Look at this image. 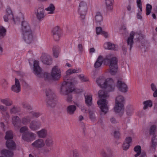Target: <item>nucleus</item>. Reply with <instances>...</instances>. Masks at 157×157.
<instances>
[{
    "mask_svg": "<svg viewBox=\"0 0 157 157\" xmlns=\"http://www.w3.org/2000/svg\"><path fill=\"white\" fill-rule=\"evenodd\" d=\"M41 59L43 63L47 65L51 64L52 62L51 57L47 54L44 53L42 54Z\"/></svg>",
    "mask_w": 157,
    "mask_h": 157,
    "instance_id": "obj_15",
    "label": "nucleus"
},
{
    "mask_svg": "<svg viewBox=\"0 0 157 157\" xmlns=\"http://www.w3.org/2000/svg\"><path fill=\"white\" fill-rule=\"evenodd\" d=\"M124 105L115 103L114 110L116 113H119L124 110Z\"/></svg>",
    "mask_w": 157,
    "mask_h": 157,
    "instance_id": "obj_35",
    "label": "nucleus"
},
{
    "mask_svg": "<svg viewBox=\"0 0 157 157\" xmlns=\"http://www.w3.org/2000/svg\"><path fill=\"white\" fill-rule=\"evenodd\" d=\"M132 141V139L130 137H128L126 138L125 141V143H128L130 144V143Z\"/></svg>",
    "mask_w": 157,
    "mask_h": 157,
    "instance_id": "obj_60",
    "label": "nucleus"
},
{
    "mask_svg": "<svg viewBox=\"0 0 157 157\" xmlns=\"http://www.w3.org/2000/svg\"><path fill=\"white\" fill-rule=\"evenodd\" d=\"M110 120L111 122L112 123H116L118 122L116 119L113 117L111 118Z\"/></svg>",
    "mask_w": 157,
    "mask_h": 157,
    "instance_id": "obj_62",
    "label": "nucleus"
},
{
    "mask_svg": "<svg viewBox=\"0 0 157 157\" xmlns=\"http://www.w3.org/2000/svg\"><path fill=\"white\" fill-rule=\"evenodd\" d=\"M151 89L153 91L157 90L156 86L153 83L151 84Z\"/></svg>",
    "mask_w": 157,
    "mask_h": 157,
    "instance_id": "obj_63",
    "label": "nucleus"
},
{
    "mask_svg": "<svg viewBox=\"0 0 157 157\" xmlns=\"http://www.w3.org/2000/svg\"><path fill=\"white\" fill-rule=\"evenodd\" d=\"M4 19L5 21H8L9 19L13 20L15 22L16 21L13 18V14L10 8H8L6 9V15L4 16Z\"/></svg>",
    "mask_w": 157,
    "mask_h": 157,
    "instance_id": "obj_16",
    "label": "nucleus"
},
{
    "mask_svg": "<svg viewBox=\"0 0 157 157\" xmlns=\"http://www.w3.org/2000/svg\"><path fill=\"white\" fill-rule=\"evenodd\" d=\"M157 128V125H151L149 128V134L150 135H155V130Z\"/></svg>",
    "mask_w": 157,
    "mask_h": 157,
    "instance_id": "obj_45",
    "label": "nucleus"
},
{
    "mask_svg": "<svg viewBox=\"0 0 157 157\" xmlns=\"http://www.w3.org/2000/svg\"><path fill=\"white\" fill-rule=\"evenodd\" d=\"M6 29L3 26H0V39L2 38L6 35Z\"/></svg>",
    "mask_w": 157,
    "mask_h": 157,
    "instance_id": "obj_43",
    "label": "nucleus"
},
{
    "mask_svg": "<svg viewBox=\"0 0 157 157\" xmlns=\"http://www.w3.org/2000/svg\"><path fill=\"white\" fill-rule=\"evenodd\" d=\"M124 102V97L121 95H119L117 97L115 103L123 105Z\"/></svg>",
    "mask_w": 157,
    "mask_h": 157,
    "instance_id": "obj_32",
    "label": "nucleus"
},
{
    "mask_svg": "<svg viewBox=\"0 0 157 157\" xmlns=\"http://www.w3.org/2000/svg\"><path fill=\"white\" fill-rule=\"evenodd\" d=\"M59 50V47L57 46H54L53 47L52 51L54 57L57 58L58 56Z\"/></svg>",
    "mask_w": 157,
    "mask_h": 157,
    "instance_id": "obj_39",
    "label": "nucleus"
},
{
    "mask_svg": "<svg viewBox=\"0 0 157 157\" xmlns=\"http://www.w3.org/2000/svg\"><path fill=\"white\" fill-rule=\"evenodd\" d=\"M1 154L4 155L6 157H12L13 153L12 151H8L6 149L2 150L1 151Z\"/></svg>",
    "mask_w": 157,
    "mask_h": 157,
    "instance_id": "obj_33",
    "label": "nucleus"
},
{
    "mask_svg": "<svg viewBox=\"0 0 157 157\" xmlns=\"http://www.w3.org/2000/svg\"><path fill=\"white\" fill-rule=\"evenodd\" d=\"M1 102L7 106H10L13 104V101L9 98L1 99Z\"/></svg>",
    "mask_w": 157,
    "mask_h": 157,
    "instance_id": "obj_31",
    "label": "nucleus"
},
{
    "mask_svg": "<svg viewBox=\"0 0 157 157\" xmlns=\"http://www.w3.org/2000/svg\"><path fill=\"white\" fill-rule=\"evenodd\" d=\"M103 57L101 56H99L97 60L94 64V67L95 68H98L101 66L103 61L104 60Z\"/></svg>",
    "mask_w": 157,
    "mask_h": 157,
    "instance_id": "obj_27",
    "label": "nucleus"
},
{
    "mask_svg": "<svg viewBox=\"0 0 157 157\" xmlns=\"http://www.w3.org/2000/svg\"><path fill=\"white\" fill-rule=\"evenodd\" d=\"M96 82L98 86L105 88L109 92L113 91L115 89V84L111 78H109L105 79L104 76H101L97 78Z\"/></svg>",
    "mask_w": 157,
    "mask_h": 157,
    "instance_id": "obj_1",
    "label": "nucleus"
},
{
    "mask_svg": "<svg viewBox=\"0 0 157 157\" xmlns=\"http://www.w3.org/2000/svg\"><path fill=\"white\" fill-rule=\"evenodd\" d=\"M46 11L48 12V14H52L54 13L55 10V7L53 4H51L49 6L45 9Z\"/></svg>",
    "mask_w": 157,
    "mask_h": 157,
    "instance_id": "obj_38",
    "label": "nucleus"
},
{
    "mask_svg": "<svg viewBox=\"0 0 157 157\" xmlns=\"http://www.w3.org/2000/svg\"><path fill=\"white\" fill-rule=\"evenodd\" d=\"M105 91H108L105 89V90H100L99 91L98 95L99 97L101 98H104L108 96V93L105 92ZM108 92L109 91H108Z\"/></svg>",
    "mask_w": 157,
    "mask_h": 157,
    "instance_id": "obj_36",
    "label": "nucleus"
},
{
    "mask_svg": "<svg viewBox=\"0 0 157 157\" xmlns=\"http://www.w3.org/2000/svg\"><path fill=\"white\" fill-rule=\"evenodd\" d=\"M33 63V72L35 75L40 77L41 76L42 70L39 66V62L38 61L35 60ZM49 76V73L44 72L41 77L44 78L45 79H48Z\"/></svg>",
    "mask_w": 157,
    "mask_h": 157,
    "instance_id": "obj_6",
    "label": "nucleus"
},
{
    "mask_svg": "<svg viewBox=\"0 0 157 157\" xmlns=\"http://www.w3.org/2000/svg\"><path fill=\"white\" fill-rule=\"evenodd\" d=\"M114 136L116 138H119L120 136V133L118 131H115L114 132Z\"/></svg>",
    "mask_w": 157,
    "mask_h": 157,
    "instance_id": "obj_61",
    "label": "nucleus"
},
{
    "mask_svg": "<svg viewBox=\"0 0 157 157\" xmlns=\"http://www.w3.org/2000/svg\"><path fill=\"white\" fill-rule=\"evenodd\" d=\"M105 63H108L110 67L109 72L112 75H115L117 72V60L115 57L112 55H108L104 59Z\"/></svg>",
    "mask_w": 157,
    "mask_h": 157,
    "instance_id": "obj_3",
    "label": "nucleus"
},
{
    "mask_svg": "<svg viewBox=\"0 0 157 157\" xmlns=\"http://www.w3.org/2000/svg\"><path fill=\"white\" fill-rule=\"evenodd\" d=\"M20 121V118L17 116H14L13 117L12 122L14 127L16 128L19 127L20 125L19 124V122Z\"/></svg>",
    "mask_w": 157,
    "mask_h": 157,
    "instance_id": "obj_28",
    "label": "nucleus"
},
{
    "mask_svg": "<svg viewBox=\"0 0 157 157\" xmlns=\"http://www.w3.org/2000/svg\"><path fill=\"white\" fill-rule=\"evenodd\" d=\"M61 71L57 66H54L51 72V76L52 79L55 80L59 79L61 77Z\"/></svg>",
    "mask_w": 157,
    "mask_h": 157,
    "instance_id": "obj_9",
    "label": "nucleus"
},
{
    "mask_svg": "<svg viewBox=\"0 0 157 157\" xmlns=\"http://www.w3.org/2000/svg\"><path fill=\"white\" fill-rule=\"evenodd\" d=\"M22 105L23 107L26 109L30 110L32 109L31 107L29 105L26 103H23L22 104Z\"/></svg>",
    "mask_w": 157,
    "mask_h": 157,
    "instance_id": "obj_53",
    "label": "nucleus"
},
{
    "mask_svg": "<svg viewBox=\"0 0 157 157\" xmlns=\"http://www.w3.org/2000/svg\"><path fill=\"white\" fill-rule=\"evenodd\" d=\"M85 102L88 106H90L92 104V96L87 95L85 96Z\"/></svg>",
    "mask_w": 157,
    "mask_h": 157,
    "instance_id": "obj_37",
    "label": "nucleus"
},
{
    "mask_svg": "<svg viewBox=\"0 0 157 157\" xmlns=\"http://www.w3.org/2000/svg\"><path fill=\"white\" fill-rule=\"evenodd\" d=\"M29 114L31 115L32 117V116H33L34 117L37 118L40 115V113L37 112H31L29 113Z\"/></svg>",
    "mask_w": 157,
    "mask_h": 157,
    "instance_id": "obj_52",
    "label": "nucleus"
},
{
    "mask_svg": "<svg viewBox=\"0 0 157 157\" xmlns=\"http://www.w3.org/2000/svg\"><path fill=\"white\" fill-rule=\"evenodd\" d=\"M61 34H53V37L56 41H58L59 40L61 36Z\"/></svg>",
    "mask_w": 157,
    "mask_h": 157,
    "instance_id": "obj_55",
    "label": "nucleus"
},
{
    "mask_svg": "<svg viewBox=\"0 0 157 157\" xmlns=\"http://www.w3.org/2000/svg\"><path fill=\"white\" fill-rule=\"evenodd\" d=\"M112 152L111 149L109 147H106L103 149L101 152L102 157L112 156Z\"/></svg>",
    "mask_w": 157,
    "mask_h": 157,
    "instance_id": "obj_19",
    "label": "nucleus"
},
{
    "mask_svg": "<svg viewBox=\"0 0 157 157\" xmlns=\"http://www.w3.org/2000/svg\"><path fill=\"white\" fill-rule=\"evenodd\" d=\"M11 90L17 93L19 92L21 90V85L18 80L15 78V84L12 86Z\"/></svg>",
    "mask_w": 157,
    "mask_h": 157,
    "instance_id": "obj_18",
    "label": "nucleus"
},
{
    "mask_svg": "<svg viewBox=\"0 0 157 157\" xmlns=\"http://www.w3.org/2000/svg\"><path fill=\"white\" fill-rule=\"evenodd\" d=\"M41 126V123L40 121L33 120L29 124V128L32 131H36L39 129Z\"/></svg>",
    "mask_w": 157,
    "mask_h": 157,
    "instance_id": "obj_11",
    "label": "nucleus"
},
{
    "mask_svg": "<svg viewBox=\"0 0 157 157\" xmlns=\"http://www.w3.org/2000/svg\"><path fill=\"white\" fill-rule=\"evenodd\" d=\"M134 151L136 153V154L134 155L135 157H147L145 152L144 151L141 152V147L140 146L137 145L134 148Z\"/></svg>",
    "mask_w": 157,
    "mask_h": 157,
    "instance_id": "obj_17",
    "label": "nucleus"
},
{
    "mask_svg": "<svg viewBox=\"0 0 157 157\" xmlns=\"http://www.w3.org/2000/svg\"><path fill=\"white\" fill-rule=\"evenodd\" d=\"M36 134L40 138H45L48 135V131L46 128H43L37 132Z\"/></svg>",
    "mask_w": 157,
    "mask_h": 157,
    "instance_id": "obj_21",
    "label": "nucleus"
},
{
    "mask_svg": "<svg viewBox=\"0 0 157 157\" xmlns=\"http://www.w3.org/2000/svg\"><path fill=\"white\" fill-rule=\"evenodd\" d=\"M69 156L73 157H79L77 151L75 150L71 151L70 152Z\"/></svg>",
    "mask_w": 157,
    "mask_h": 157,
    "instance_id": "obj_49",
    "label": "nucleus"
},
{
    "mask_svg": "<svg viewBox=\"0 0 157 157\" xmlns=\"http://www.w3.org/2000/svg\"><path fill=\"white\" fill-rule=\"evenodd\" d=\"M45 94L47 106L49 108H53L56 105V101L55 99V95L52 90L48 89L46 90Z\"/></svg>",
    "mask_w": 157,
    "mask_h": 157,
    "instance_id": "obj_4",
    "label": "nucleus"
},
{
    "mask_svg": "<svg viewBox=\"0 0 157 157\" xmlns=\"http://www.w3.org/2000/svg\"><path fill=\"white\" fill-rule=\"evenodd\" d=\"M53 34H61V31L59 27L57 26L55 27L52 30Z\"/></svg>",
    "mask_w": 157,
    "mask_h": 157,
    "instance_id": "obj_50",
    "label": "nucleus"
},
{
    "mask_svg": "<svg viewBox=\"0 0 157 157\" xmlns=\"http://www.w3.org/2000/svg\"><path fill=\"white\" fill-rule=\"evenodd\" d=\"M144 106L143 109H145L148 107H151L152 105V102L151 100H148L144 102Z\"/></svg>",
    "mask_w": 157,
    "mask_h": 157,
    "instance_id": "obj_42",
    "label": "nucleus"
},
{
    "mask_svg": "<svg viewBox=\"0 0 157 157\" xmlns=\"http://www.w3.org/2000/svg\"><path fill=\"white\" fill-rule=\"evenodd\" d=\"M13 138V134L11 131H8L6 132L5 139L7 140H12Z\"/></svg>",
    "mask_w": 157,
    "mask_h": 157,
    "instance_id": "obj_40",
    "label": "nucleus"
},
{
    "mask_svg": "<svg viewBox=\"0 0 157 157\" xmlns=\"http://www.w3.org/2000/svg\"><path fill=\"white\" fill-rule=\"evenodd\" d=\"M32 119V117L29 114L25 116L22 118L21 123L24 125H27L30 123Z\"/></svg>",
    "mask_w": 157,
    "mask_h": 157,
    "instance_id": "obj_25",
    "label": "nucleus"
},
{
    "mask_svg": "<svg viewBox=\"0 0 157 157\" xmlns=\"http://www.w3.org/2000/svg\"><path fill=\"white\" fill-rule=\"evenodd\" d=\"M78 11L81 18L82 19L84 20L87 11V6L86 3L83 2H81L79 4Z\"/></svg>",
    "mask_w": 157,
    "mask_h": 157,
    "instance_id": "obj_7",
    "label": "nucleus"
},
{
    "mask_svg": "<svg viewBox=\"0 0 157 157\" xmlns=\"http://www.w3.org/2000/svg\"><path fill=\"white\" fill-rule=\"evenodd\" d=\"M95 21L97 23H99L103 20V17L101 13L99 12L96 13L95 16Z\"/></svg>",
    "mask_w": 157,
    "mask_h": 157,
    "instance_id": "obj_29",
    "label": "nucleus"
},
{
    "mask_svg": "<svg viewBox=\"0 0 157 157\" xmlns=\"http://www.w3.org/2000/svg\"><path fill=\"white\" fill-rule=\"evenodd\" d=\"M97 104L104 114H105L108 111V102L105 99L103 98L97 101Z\"/></svg>",
    "mask_w": 157,
    "mask_h": 157,
    "instance_id": "obj_8",
    "label": "nucleus"
},
{
    "mask_svg": "<svg viewBox=\"0 0 157 157\" xmlns=\"http://www.w3.org/2000/svg\"><path fill=\"white\" fill-rule=\"evenodd\" d=\"M131 33H133V35H132L133 39L134 37V39L135 40L138 39L139 40L140 39V37L142 38V36H141L139 34L135 33L133 31L131 32Z\"/></svg>",
    "mask_w": 157,
    "mask_h": 157,
    "instance_id": "obj_51",
    "label": "nucleus"
},
{
    "mask_svg": "<svg viewBox=\"0 0 157 157\" xmlns=\"http://www.w3.org/2000/svg\"><path fill=\"white\" fill-rule=\"evenodd\" d=\"M35 14L37 19L39 21L43 20L45 16L44 10L41 7L38 8L35 12Z\"/></svg>",
    "mask_w": 157,
    "mask_h": 157,
    "instance_id": "obj_12",
    "label": "nucleus"
},
{
    "mask_svg": "<svg viewBox=\"0 0 157 157\" xmlns=\"http://www.w3.org/2000/svg\"><path fill=\"white\" fill-rule=\"evenodd\" d=\"M51 148L48 147V148H45L43 150V153L44 154H46L49 152L51 150Z\"/></svg>",
    "mask_w": 157,
    "mask_h": 157,
    "instance_id": "obj_59",
    "label": "nucleus"
},
{
    "mask_svg": "<svg viewBox=\"0 0 157 157\" xmlns=\"http://www.w3.org/2000/svg\"><path fill=\"white\" fill-rule=\"evenodd\" d=\"M117 86L119 90L122 92L125 93L128 91V88L127 85L121 81H117Z\"/></svg>",
    "mask_w": 157,
    "mask_h": 157,
    "instance_id": "obj_13",
    "label": "nucleus"
},
{
    "mask_svg": "<svg viewBox=\"0 0 157 157\" xmlns=\"http://www.w3.org/2000/svg\"><path fill=\"white\" fill-rule=\"evenodd\" d=\"M96 34L97 35L100 34H101L103 31L102 30V28L99 27H96Z\"/></svg>",
    "mask_w": 157,
    "mask_h": 157,
    "instance_id": "obj_54",
    "label": "nucleus"
},
{
    "mask_svg": "<svg viewBox=\"0 0 157 157\" xmlns=\"http://www.w3.org/2000/svg\"><path fill=\"white\" fill-rule=\"evenodd\" d=\"M130 145L128 143H127L124 142L122 145V147L124 150H126L128 149Z\"/></svg>",
    "mask_w": 157,
    "mask_h": 157,
    "instance_id": "obj_56",
    "label": "nucleus"
},
{
    "mask_svg": "<svg viewBox=\"0 0 157 157\" xmlns=\"http://www.w3.org/2000/svg\"><path fill=\"white\" fill-rule=\"evenodd\" d=\"M79 77L81 80V81L82 82L86 81L87 80H86L84 78V76L83 75H80L79 76Z\"/></svg>",
    "mask_w": 157,
    "mask_h": 157,
    "instance_id": "obj_64",
    "label": "nucleus"
},
{
    "mask_svg": "<svg viewBox=\"0 0 157 157\" xmlns=\"http://www.w3.org/2000/svg\"><path fill=\"white\" fill-rule=\"evenodd\" d=\"M21 29L23 38L25 41L28 44L31 43L33 41L34 38L30 27L27 21H24L22 22Z\"/></svg>",
    "mask_w": 157,
    "mask_h": 157,
    "instance_id": "obj_2",
    "label": "nucleus"
},
{
    "mask_svg": "<svg viewBox=\"0 0 157 157\" xmlns=\"http://www.w3.org/2000/svg\"><path fill=\"white\" fill-rule=\"evenodd\" d=\"M77 109L76 105H70L67 106L66 108V111L68 114L72 115L75 113Z\"/></svg>",
    "mask_w": 157,
    "mask_h": 157,
    "instance_id": "obj_20",
    "label": "nucleus"
},
{
    "mask_svg": "<svg viewBox=\"0 0 157 157\" xmlns=\"http://www.w3.org/2000/svg\"><path fill=\"white\" fill-rule=\"evenodd\" d=\"M20 111V108L15 106H13L10 109V113L11 114H16Z\"/></svg>",
    "mask_w": 157,
    "mask_h": 157,
    "instance_id": "obj_44",
    "label": "nucleus"
},
{
    "mask_svg": "<svg viewBox=\"0 0 157 157\" xmlns=\"http://www.w3.org/2000/svg\"><path fill=\"white\" fill-rule=\"evenodd\" d=\"M152 7L151 5L149 4H147L146 5V15H148L151 13Z\"/></svg>",
    "mask_w": 157,
    "mask_h": 157,
    "instance_id": "obj_46",
    "label": "nucleus"
},
{
    "mask_svg": "<svg viewBox=\"0 0 157 157\" xmlns=\"http://www.w3.org/2000/svg\"><path fill=\"white\" fill-rule=\"evenodd\" d=\"M105 48L109 50L117 51V46L110 42H106L104 44Z\"/></svg>",
    "mask_w": 157,
    "mask_h": 157,
    "instance_id": "obj_22",
    "label": "nucleus"
},
{
    "mask_svg": "<svg viewBox=\"0 0 157 157\" xmlns=\"http://www.w3.org/2000/svg\"><path fill=\"white\" fill-rule=\"evenodd\" d=\"M105 1L107 9L109 10H112L113 0H105Z\"/></svg>",
    "mask_w": 157,
    "mask_h": 157,
    "instance_id": "obj_30",
    "label": "nucleus"
},
{
    "mask_svg": "<svg viewBox=\"0 0 157 157\" xmlns=\"http://www.w3.org/2000/svg\"><path fill=\"white\" fill-rule=\"evenodd\" d=\"M89 115L90 118L92 121H94L96 120V117L93 111L91 110L89 111Z\"/></svg>",
    "mask_w": 157,
    "mask_h": 157,
    "instance_id": "obj_48",
    "label": "nucleus"
},
{
    "mask_svg": "<svg viewBox=\"0 0 157 157\" xmlns=\"http://www.w3.org/2000/svg\"><path fill=\"white\" fill-rule=\"evenodd\" d=\"M81 71V69L79 68L74 69H70L67 71L66 73L67 75H69L72 73H78L80 72Z\"/></svg>",
    "mask_w": 157,
    "mask_h": 157,
    "instance_id": "obj_41",
    "label": "nucleus"
},
{
    "mask_svg": "<svg viewBox=\"0 0 157 157\" xmlns=\"http://www.w3.org/2000/svg\"><path fill=\"white\" fill-rule=\"evenodd\" d=\"M133 108L130 106H128L126 108L127 114L128 115H131L133 113Z\"/></svg>",
    "mask_w": 157,
    "mask_h": 157,
    "instance_id": "obj_47",
    "label": "nucleus"
},
{
    "mask_svg": "<svg viewBox=\"0 0 157 157\" xmlns=\"http://www.w3.org/2000/svg\"><path fill=\"white\" fill-rule=\"evenodd\" d=\"M44 141L42 139L40 138L35 140L32 144V145L36 148H40L43 147L45 145Z\"/></svg>",
    "mask_w": 157,
    "mask_h": 157,
    "instance_id": "obj_14",
    "label": "nucleus"
},
{
    "mask_svg": "<svg viewBox=\"0 0 157 157\" xmlns=\"http://www.w3.org/2000/svg\"><path fill=\"white\" fill-rule=\"evenodd\" d=\"M151 145L150 147L151 150L155 149L157 145V136L154 135L151 140Z\"/></svg>",
    "mask_w": 157,
    "mask_h": 157,
    "instance_id": "obj_24",
    "label": "nucleus"
},
{
    "mask_svg": "<svg viewBox=\"0 0 157 157\" xmlns=\"http://www.w3.org/2000/svg\"><path fill=\"white\" fill-rule=\"evenodd\" d=\"M133 34V33H130V36L127 40V45L129 46V49L130 50L131 49L132 45L133 44V39L132 36Z\"/></svg>",
    "mask_w": 157,
    "mask_h": 157,
    "instance_id": "obj_26",
    "label": "nucleus"
},
{
    "mask_svg": "<svg viewBox=\"0 0 157 157\" xmlns=\"http://www.w3.org/2000/svg\"><path fill=\"white\" fill-rule=\"evenodd\" d=\"M36 137V134L30 131H27L24 133L22 135V139L28 142L33 140Z\"/></svg>",
    "mask_w": 157,
    "mask_h": 157,
    "instance_id": "obj_10",
    "label": "nucleus"
},
{
    "mask_svg": "<svg viewBox=\"0 0 157 157\" xmlns=\"http://www.w3.org/2000/svg\"><path fill=\"white\" fill-rule=\"evenodd\" d=\"M53 140L51 137H48L45 140V144L48 147L51 148L53 146Z\"/></svg>",
    "mask_w": 157,
    "mask_h": 157,
    "instance_id": "obj_34",
    "label": "nucleus"
},
{
    "mask_svg": "<svg viewBox=\"0 0 157 157\" xmlns=\"http://www.w3.org/2000/svg\"><path fill=\"white\" fill-rule=\"evenodd\" d=\"M28 130V128L27 126H23L20 129V132L21 133H23Z\"/></svg>",
    "mask_w": 157,
    "mask_h": 157,
    "instance_id": "obj_57",
    "label": "nucleus"
},
{
    "mask_svg": "<svg viewBox=\"0 0 157 157\" xmlns=\"http://www.w3.org/2000/svg\"><path fill=\"white\" fill-rule=\"evenodd\" d=\"M7 110V107L2 105H0V111L2 112H5Z\"/></svg>",
    "mask_w": 157,
    "mask_h": 157,
    "instance_id": "obj_58",
    "label": "nucleus"
},
{
    "mask_svg": "<svg viewBox=\"0 0 157 157\" xmlns=\"http://www.w3.org/2000/svg\"><path fill=\"white\" fill-rule=\"evenodd\" d=\"M76 82H74L76 83ZM74 82L71 81V82H64L62 84L60 91V94L63 95H67L69 93L74 91V89H72Z\"/></svg>",
    "mask_w": 157,
    "mask_h": 157,
    "instance_id": "obj_5",
    "label": "nucleus"
},
{
    "mask_svg": "<svg viewBox=\"0 0 157 157\" xmlns=\"http://www.w3.org/2000/svg\"><path fill=\"white\" fill-rule=\"evenodd\" d=\"M6 145L7 148L11 150L15 149L16 147V144L12 140H7Z\"/></svg>",
    "mask_w": 157,
    "mask_h": 157,
    "instance_id": "obj_23",
    "label": "nucleus"
}]
</instances>
